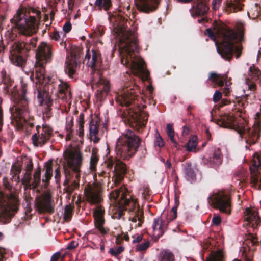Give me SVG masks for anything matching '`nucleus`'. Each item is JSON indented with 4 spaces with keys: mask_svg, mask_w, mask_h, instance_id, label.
Returning <instances> with one entry per match:
<instances>
[{
    "mask_svg": "<svg viewBox=\"0 0 261 261\" xmlns=\"http://www.w3.org/2000/svg\"><path fill=\"white\" fill-rule=\"evenodd\" d=\"M109 19L113 23V33L119 40L121 62L129 68L123 76L124 87L120 94L116 97V101L122 106H132L127 111L125 121L137 132H142L148 120L142 111V108L138 103L137 93L140 92L139 86L134 83V76L146 74L149 73L145 69V62L139 56L136 55L138 51V43L136 32L132 27V21L122 15L120 12L109 13Z\"/></svg>",
    "mask_w": 261,
    "mask_h": 261,
    "instance_id": "f257e3e1",
    "label": "nucleus"
},
{
    "mask_svg": "<svg viewBox=\"0 0 261 261\" xmlns=\"http://www.w3.org/2000/svg\"><path fill=\"white\" fill-rule=\"evenodd\" d=\"M213 31L211 28L206 29L205 34L207 35L212 40L215 41V34L221 38L222 40L219 44L216 42L217 50L222 58L226 60L230 61L233 57V54L236 58H239L241 54L243 46L241 43L244 40V32L243 28L238 29V32L227 26L220 25L214 22L213 23Z\"/></svg>",
    "mask_w": 261,
    "mask_h": 261,
    "instance_id": "f03ea898",
    "label": "nucleus"
},
{
    "mask_svg": "<svg viewBox=\"0 0 261 261\" xmlns=\"http://www.w3.org/2000/svg\"><path fill=\"white\" fill-rule=\"evenodd\" d=\"M128 193V190L123 185L110 193V199L113 200L118 206L114 217L120 219L124 215V212L127 211L132 213L129 220L134 224V228L141 227L144 222V212Z\"/></svg>",
    "mask_w": 261,
    "mask_h": 261,
    "instance_id": "7ed1b4c3",
    "label": "nucleus"
},
{
    "mask_svg": "<svg viewBox=\"0 0 261 261\" xmlns=\"http://www.w3.org/2000/svg\"><path fill=\"white\" fill-rule=\"evenodd\" d=\"M217 124L223 127L236 130L242 138H244L246 142L250 145L256 143L260 137L261 130L260 122L256 121L254 126L249 127L247 121L240 118L237 121L236 118L230 114H224L220 116L217 120Z\"/></svg>",
    "mask_w": 261,
    "mask_h": 261,
    "instance_id": "20e7f679",
    "label": "nucleus"
},
{
    "mask_svg": "<svg viewBox=\"0 0 261 261\" xmlns=\"http://www.w3.org/2000/svg\"><path fill=\"white\" fill-rule=\"evenodd\" d=\"M27 85H22L21 94L15 99V104L10 108L11 114V123L18 129L23 128L25 124L31 128L34 126V118L30 114L28 107L29 101L26 97Z\"/></svg>",
    "mask_w": 261,
    "mask_h": 261,
    "instance_id": "39448f33",
    "label": "nucleus"
},
{
    "mask_svg": "<svg viewBox=\"0 0 261 261\" xmlns=\"http://www.w3.org/2000/svg\"><path fill=\"white\" fill-rule=\"evenodd\" d=\"M83 156L81 152H71L63 166L65 180L64 186L68 193H72L80 187V168L82 165Z\"/></svg>",
    "mask_w": 261,
    "mask_h": 261,
    "instance_id": "423d86ee",
    "label": "nucleus"
},
{
    "mask_svg": "<svg viewBox=\"0 0 261 261\" xmlns=\"http://www.w3.org/2000/svg\"><path fill=\"white\" fill-rule=\"evenodd\" d=\"M29 13L34 15L27 18L23 11L18 10L11 19V23L14 25L13 27L17 29L19 33L25 36H31L37 32L41 18V11L36 8H30Z\"/></svg>",
    "mask_w": 261,
    "mask_h": 261,
    "instance_id": "0eeeda50",
    "label": "nucleus"
},
{
    "mask_svg": "<svg viewBox=\"0 0 261 261\" xmlns=\"http://www.w3.org/2000/svg\"><path fill=\"white\" fill-rule=\"evenodd\" d=\"M141 143V139L134 131L128 129L118 138L115 146L117 157L129 160L134 156Z\"/></svg>",
    "mask_w": 261,
    "mask_h": 261,
    "instance_id": "6e6552de",
    "label": "nucleus"
},
{
    "mask_svg": "<svg viewBox=\"0 0 261 261\" xmlns=\"http://www.w3.org/2000/svg\"><path fill=\"white\" fill-rule=\"evenodd\" d=\"M37 38H31L29 42H17L12 46L9 59L14 65L22 67L26 62L27 53L36 47Z\"/></svg>",
    "mask_w": 261,
    "mask_h": 261,
    "instance_id": "1a4fd4ad",
    "label": "nucleus"
},
{
    "mask_svg": "<svg viewBox=\"0 0 261 261\" xmlns=\"http://www.w3.org/2000/svg\"><path fill=\"white\" fill-rule=\"evenodd\" d=\"M19 201L13 195L10 196L0 192V221L8 223L18 209Z\"/></svg>",
    "mask_w": 261,
    "mask_h": 261,
    "instance_id": "9d476101",
    "label": "nucleus"
},
{
    "mask_svg": "<svg viewBox=\"0 0 261 261\" xmlns=\"http://www.w3.org/2000/svg\"><path fill=\"white\" fill-rule=\"evenodd\" d=\"M34 77L36 80V84H39L42 86L44 84V89L43 90L40 87L37 88V97L39 100L41 106L43 105V102L46 99V96H48L49 99L50 98V94L54 93V91H56L58 85V80L53 79L51 77L47 76L45 74V70H44L41 77L38 76L37 77L36 75L31 74V77Z\"/></svg>",
    "mask_w": 261,
    "mask_h": 261,
    "instance_id": "9b49d317",
    "label": "nucleus"
},
{
    "mask_svg": "<svg viewBox=\"0 0 261 261\" xmlns=\"http://www.w3.org/2000/svg\"><path fill=\"white\" fill-rule=\"evenodd\" d=\"M36 61L35 64L33 75L41 77L45 65L49 62L52 58L51 47L45 42H42L35 50Z\"/></svg>",
    "mask_w": 261,
    "mask_h": 261,
    "instance_id": "f8f14e48",
    "label": "nucleus"
},
{
    "mask_svg": "<svg viewBox=\"0 0 261 261\" xmlns=\"http://www.w3.org/2000/svg\"><path fill=\"white\" fill-rule=\"evenodd\" d=\"M207 202L211 206L218 208L220 212L230 214L231 210V198L224 191H219L214 193L207 198Z\"/></svg>",
    "mask_w": 261,
    "mask_h": 261,
    "instance_id": "ddd939ff",
    "label": "nucleus"
},
{
    "mask_svg": "<svg viewBox=\"0 0 261 261\" xmlns=\"http://www.w3.org/2000/svg\"><path fill=\"white\" fill-rule=\"evenodd\" d=\"M106 167L110 170H112L114 174L112 180L116 187L123 180L127 172L126 165L117 158L112 156L108 158L105 162Z\"/></svg>",
    "mask_w": 261,
    "mask_h": 261,
    "instance_id": "4468645a",
    "label": "nucleus"
},
{
    "mask_svg": "<svg viewBox=\"0 0 261 261\" xmlns=\"http://www.w3.org/2000/svg\"><path fill=\"white\" fill-rule=\"evenodd\" d=\"M40 125L36 126L37 133L32 136L33 145L34 146H42L45 144L53 136V130L47 125H43L41 131H40Z\"/></svg>",
    "mask_w": 261,
    "mask_h": 261,
    "instance_id": "2eb2a0df",
    "label": "nucleus"
},
{
    "mask_svg": "<svg viewBox=\"0 0 261 261\" xmlns=\"http://www.w3.org/2000/svg\"><path fill=\"white\" fill-rule=\"evenodd\" d=\"M83 50L78 47H74L71 50V58L66 62L67 64L65 71L69 77L72 78L75 73V68L81 64Z\"/></svg>",
    "mask_w": 261,
    "mask_h": 261,
    "instance_id": "dca6fc26",
    "label": "nucleus"
},
{
    "mask_svg": "<svg viewBox=\"0 0 261 261\" xmlns=\"http://www.w3.org/2000/svg\"><path fill=\"white\" fill-rule=\"evenodd\" d=\"M105 210L100 205H97L93 210V216L94 226L102 236L108 234L110 231L108 228L104 227L105 224Z\"/></svg>",
    "mask_w": 261,
    "mask_h": 261,
    "instance_id": "f3484780",
    "label": "nucleus"
},
{
    "mask_svg": "<svg viewBox=\"0 0 261 261\" xmlns=\"http://www.w3.org/2000/svg\"><path fill=\"white\" fill-rule=\"evenodd\" d=\"M261 165V157L257 155L254 156L250 165L251 173V183L252 186L257 189L261 190V175L258 173V170Z\"/></svg>",
    "mask_w": 261,
    "mask_h": 261,
    "instance_id": "a211bd4d",
    "label": "nucleus"
},
{
    "mask_svg": "<svg viewBox=\"0 0 261 261\" xmlns=\"http://www.w3.org/2000/svg\"><path fill=\"white\" fill-rule=\"evenodd\" d=\"M91 85L92 88H97L96 96L99 101H102L110 91L109 81L102 77H99L97 81H93Z\"/></svg>",
    "mask_w": 261,
    "mask_h": 261,
    "instance_id": "6ab92c4d",
    "label": "nucleus"
},
{
    "mask_svg": "<svg viewBox=\"0 0 261 261\" xmlns=\"http://www.w3.org/2000/svg\"><path fill=\"white\" fill-rule=\"evenodd\" d=\"M32 179V173L26 172L24 173L23 177L21 179L22 184L24 185L25 190L28 189H35L40 184L41 182V169L38 167L35 170L33 174V181L31 182Z\"/></svg>",
    "mask_w": 261,
    "mask_h": 261,
    "instance_id": "aec40b11",
    "label": "nucleus"
},
{
    "mask_svg": "<svg viewBox=\"0 0 261 261\" xmlns=\"http://www.w3.org/2000/svg\"><path fill=\"white\" fill-rule=\"evenodd\" d=\"M83 63L89 67L93 69L100 67L102 64V58L100 51L97 49L87 50Z\"/></svg>",
    "mask_w": 261,
    "mask_h": 261,
    "instance_id": "412c9836",
    "label": "nucleus"
},
{
    "mask_svg": "<svg viewBox=\"0 0 261 261\" xmlns=\"http://www.w3.org/2000/svg\"><path fill=\"white\" fill-rule=\"evenodd\" d=\"M35 205L39 213L47 212L53 214L54 208L51 204V196L48 194H44L37 197Z\"/></svg>",
    "mask_w": 261,
    "mask_h": 261,
    "instance_id": "4be33fe9",
    "label": "nucleus"
},
{
    "mask_svg": "<svg viewBox=\"0 0 261 261\" xmlns=\"http://www.w3.org/2000/svg\"><path fill=\"white\" fill-rule=\"evenodd\" d=\"M161 0H135V5L140 11L149 13L155 11Z\"/></svg>",
    "mask_w": 261,
    "mask_h": 261,
    "instance_id": "5701e85b",
    "label": "nucleus"
},
{
    "mask_svg": "<svg viewBox=\"0 0 261 261\" xmlns=\"http://www.w3.org/2000/svg\"><path fill=\"white\" fill-rule=\"evenodd\" d=\"M209 7L205 0H197L195 9V15L203 17L198 20L199 23H206L209 21L210 19L206 16Z\"/></svg>",
    "mask_w": 261,
    "mask_h": 261,
    "instance_id": "b1692460",
    "label": "nucleus"
},
{
    "mask_svg": "<svg viewBox=\"0 0 261 261\" xmlns=\"http://www.w3.org/2000/svg\"><path fill=\"white\" fill-rule=\"evenodd\" d=\"M227 79L228 76L227 74H220L215 72H212L208 74L207 83L212 85L214 88L216 87H222L224 86V81L225 82L227 81L229 86L231 83Z\"/></svg>",
    "mask_w": 261,
    "mask_h": 261,
    "instance_id": "393cba45",
    "label": "nucleus"
},
{
    "mask_svg": "<svg viewBox=\"0 0 261 261\" xmlns=\"http://www.w3.org/2000/svg\"><path fill=\"white\" fill-rule=\"evenodd\" d=\"M245 219L247 222V224L253 229L257 228L261 223L258 212L250 208H247L245 210Z\"/></svg>",
    "mask_w": 261,
    "mask_h": 261,
    "instance_id": "a878e982",
    "label": "nucleus"
},
{
    "mask_svg": "<svg viewBox=\"0 0 261 261\" xmlns=\"http://www.w3.org/2000/svg\"><path fill=\"white\" fill-rule=\"evenodd\" d=\"M168 225V222L163 221L161 217L154 218L152 225L153 236L159 239L164 233L165 229L167 228Z\"/></svg>",
    "mask_w": 261,
    "mask_h": 261,
    "instance_id": "bb28decb",
    "label": "nucleus"
},
{
    "mask_svg": "<svg viewBox=\"0 0 261 261\" xmlns=\"http://www.w3.org/2000/svg\"><path fill=\"white\" fill-rule=\"evenodd\" d=\"M85 194L87 201L92 204H98L103 199L100 192L95 189L85 190Z\"/></svg>",
    "mask_w": 261,
    "mask_h": 261,
    "instance_id": "cd10ccee",
    "label": "nucleus"
},
{
    "mask_svg": "<svg viewBox=\"0 0 261 261\" xmlns=\"http://www.w3.org/2000/svg\"><path fill=\"white\" fill-rule=\"evenodd\" d=\"M224 10L228 14L242 10L244 5L238 0L226 1L224 3Z\"/></svg>",
    "mask_w": 261,
    "mask_h": 261,
    "instance_id": "c85d7f7f",
    "label": "nucleus"
},
{
    "mask_svg": "<svg viewBox=\"0 0 261 261\" xmlns=\"http://www.w3.org/2000/svg\"><path fill=\"white\" fill-rule=\"evenodd\" d=\"M58 85L59 86H57L56 94H57L58 98L65 100L66 99V95L68 91L69 85L67 82L62 80H58Z\"/></svg>",
    "mask_w": 261,
    "mask_h": 261,
    "instance_id": "c756f323",
    "label": "nucleus"
},
{
    "mask_svg": "<svg viewBox=\"0 0 261 261\" xmlns=\"http://www.w3.org/2000/svg\"><path fill=\"white\" fill-rule=\"evenodd\" d=\"M182 167L186 179L191 182L195 180L196 175L192 168V164L187 162L182 164Z\"/></svg>",
    "mask_w": 261,
    "mask_h": 261,
    "instance_id": "7c9ffc66",
    "label": "nucleus"
},
{
    "mask_svg": "<svg viewBox=\"0 0 261 261\" xmlns=\"http://www.w3.org/2000/svg\"><path fill=\"white\" fill-rule=\"evenodd\" d=\"M99 123V122L97 120H95L93 119H91L89 123V135L91 139H92V137H94L93 142L94 143H97L100 140L97 136L98 133Z\"/></svg>",
    "mask_w": 261,
    "mask_h": 261,
    "instance_id": "2f4dec72",
    "label": "nucleus"
},
{
    "mask_svg": "<svg viewBox=\"0 0 261 261\" xmlns=\"http://www.w3.org/2000/svg\"><path fill=\"white\" fill-rule=\"evenodd\" d=\"M112 7V0H96L94 3V7L97 10H104L108 12Z\"/></svg>",
    "mask_w": 261,
    "mask_h": 261,
    "instance_id": "473e14b6",
    "label": "nucleus"
},
{
    "mask_svg": "<svg viewBox=\"0 0 261 261\" xmlns=\"http://www.w3.org/2000/svg\"><path fill=\"white\" fill-rule=\"evenodd\" d=\"M248 96L249 94H245L241 97L236 98L235 106L241 114L244 113V109L248 105V102L247 101Z\"/></svg>",
    "mask_w": 261,
    "mask_h": 261,
    "instance_id": "72a5a7b5",
    "label": "nucleus"
},
{
    "mask_svg": "<svg viewBox=\"0 0 261 261\" xmlns=\"http://www.w3.org/2000/svg\"><path fill=\"white\" fill-rule=\"evenodd\" d=\"M197 145V137L195 135H192L190 137L188 142L185 146V147L186 148V150L188 151L196 153L198 151Z\"/></svg>",
    "mask_w": 261,
    "mask_h": 261,
    "instance_id": "f704fd0d",
    "label": "nucleus"
},
{
    "mask_svg": "<svg viewBox=\"0 0 261 261\" xmlns=\"http://www.w3.org/2000/svg\"><path fill=\"white\" fill-rule=\"evenodd\" d=\"M44 168L45 172L44 174V178L42 179V181L45 184H48L53 176V162L49 161L45 163Z\"/></svg>",
    "mask_w": 261,
    "mask_h": 261,
    "instance_id": "c9c22d12",
    "label": "nucleus"
},
{
    "mask_svg": "<svg viewBox=\"0 0 261 261\" xmlns=\"http://www.w3.org/2000/svg\"><path fill=\"white\" fill-rule=\"evenodd\" d=\"M175 255L170 250L165 249L160 252V261H175Z\"/></svg>",
    "mask_w": 261,
    "mask_h": 261,
    "instance_id": "e433bc0d",
    "label": "nucleus"
},
{
    "mask_svg": "<svg viewBox=\"0 0 261 261\" xmlns=\"http://www.w3.org/2000/svg\"><path fill=\"white\" fill-rule=\"evenodd\" d=\"M98 160L99 157L97 154V150L95 148H93L90 161V169L91 170H95Z\"/></svg>",
    "mask_w": 261,
    "mask_h": 261,
    "instance_id": "4c0bfd02",
    "label": "nucleus"
},
{
    "mask_svg": "<svg viewBox=\"0 0 261 261\" xmlns=\"http://www.w3.org/2000/svg\"><path fill=\"white\" fill-rule=\"evenodd\" d=\"M222 158L223 155L220 149L217 148L214 151L212 156L210 158V160L212 162H213L215 165L218 166L222 163Z\"/></svg>",
    "mask_w": 261,
    "mask_h": 261,
    "instance_id": "58836bf2",
    "label": "nucleus"
},
{
    "mask_svg": "<svg viewBox=\"0 0 261 261\" xmlns=\"http://www.w3.org/2000/svg\"><path fill=\"white\" fill-rule=\"evenodd\" d=\"M43 105L46 106L43 115L47 118H49L51 116V107L53 105V100L49 99L47 95L46 99L43 102Z\"/></svg>",
    "mask_w": 261,
    "mask_h": 261,
    "instance_id": "ea45409f",
    "label": "nucleus"
},
{
    "mask_svg": "<svg viewBox=\"0 0 261 261\" xmlns=\"http://www.w3.org/2000/svg\"><path fill=\"white\" fill-rule=\"evenodd\" d=\"M22 170V165L19 164L18 163H15L12 165L11 169V172L13 175L12 176L14 178V176H17V179L16 180H18L19 181H20L19 174L21 173Z\"/></svg>",
    "mask_w": 261,
    "mask_h": 261,
    "instance_id": "a19ab883",
    "label": "nucleus"
},
{
    "mask_svg": "<svg viewBox=\"0 0 261 261\" xmlns=\"http://www.w3.org/2000/svg\"><path fill=\"white\" fill-rule=\"evenodd\" d=\"M73 210L74 207L71 205H67L65 207L64 212V219L65 221H69L70 220L73 215Z\"/></svg>",
    "mask_w": 261,
    "mask_h": 261,
    "instance_id": "79ce46f5",
    "label": "nucleus"
},
{
    "mask_svg": "<svg viewBox=\"0 0 261 261\" xmlns=\"http://www.w3.org/2000/svg\"><path fill=\"white\" fill-rule=\"evenodd\" d=\"M259 7L258 5L256 3L252 5L250 8L249 11H248V15L249 17H250V15H252V18H255L258 16L259 12Z\"/></svg>",
    "mask_w": 261,
    "mask_h": 261,
    "instance_id": "37998d69",
    "label": "nucleus"
},
{
    "mask_svg": "<svg viewBox=\"0 0 261 261\" xmlns=\"http://www.w3.org/2000/svg\"><path fill=\"white\" fill-rule=\"evenodd\" d=\"M73 126V118H72L70 122L66 125V140H69L71 139V137L73 136V130L72 129V127Z\"/></svg>",
    "mask_w": 261,
    "mask_h": 261,
    "instance_id": "c03bdc74",
    "label": "nucleus"
},
{
    "mask_svg": "<svg viewBox=\"0 0 261 261\" xmlns=\"http://www.w3.org/2000/svg\"><path fill=\"white\" fill-rule=\"evenodd\" d=\"M154 144L155 146H158L159 147H162L165 145V142L160 136L158 130H155Z\"/></svg>",
    "mask_w": 261,
    "mask_h": 261,
    "instance_id": "a18cd8bd",
    "label": "nucleus"
},
{
    "mask_svg": "<svg viewBox=\"0 0 261 261\" xmlns=\"http://www.w3.org/2000/svg\"><path fill=\"white\" fill-rule=\"evenodd\" d=\"M247 240L249 241V245L251 244V246H256L258 245L259 241L257 240V238L256 235L253 233H249L247 237ZM247 245H248L247 243Z\"/></svg>",
    "mask_w": 261,
    "mask_h": 261,
    "instance_id": "49530a36",
    "label": "nucleus"
},
{
    "mask_svg": "<svg viewBox=\"0 0 261 261\" xmlns=\"http://www.w3.org/2000/svg\"><path fill=\"white\" fill-rule=\"evenodd\" d=\"M167 133L170 138L171 141L174 143L175 144H176V142L174 140V132L173 128V125L171 123H169L167 125Z\"/></svg>",
    "mask_w": 261,
    "mask_h": 261,
    "instance_id": "de8ad7c7",
    "label": "nucleus"
},
{
    "mask_svg": "<svg viewBox=\"0 0 261 261\" xmlns=\"http://www.w3.org/2000/svg\"><path fill=\"white\" fill-rule=\"evenodd\" d=\"M124 250V248L123 246L116 247V248H111L109 251V252L115 257H117V255L121 253Z\"/></svg>",
    "mask_w": 261,
    "mask_h": 261,
    "instance_id": "09e8293b",
    "label": "nucleus"
},
{
    "mask_svg": "<svg viewBox=\"0 0 261 261\" xmlns=\"http://www.w3.org/2000/svg\"><path fill=\"white\" fill-rule=\"evenodd\" d=\"M177 210L176 207H173L169 214L168 215L167 219V222L169 223L170 222L175 220L177 218Z\"/></svg>",
    "mask_w": 261,
    "mask_h": 261,
    "instance_id": "8fccbe9b",
    "label": "nucleus"
},
{
    "mask_svg": "<svg viewBox=\"0 0 261 261\" xmlns=\"http://www.w3.org/2000/svg\"><path fill=\"white\" fill-rule=\"evenodd\" d=\"M150 243L149 241H145L144 242L139 244L136 246V250L138 251H142L146 250L150 246Z\"/></svg>",
    "mask_w": 261,
    "mask_h": 261,
    "instance_id": "3c124183",
    "label": "nucleus"
},
{
    "mask_svg": "<svg viewBox=\"0 0 261 261\" xmlns=\"http://www.w3.org/2000/svg\"><path fill=\"white\" fill-rule=\"evenodd\" d=\"M260 74V72L259 70L255 66H253L250 67L249 73L250 76H252L253 77L256 78L258 77Z\"/></svg>",
    "mask_w": 261,
    "mask_h": 261,
    "instance_id": "603ef678",
    "label": "nucleus"
},
{
    "mask_svg": "<svg viewBox=\"0 0 261 261\" xmlns=\"http://www.w3.org/2000/svg\"><path fill=\"white\" fill-rule=\"evenodd\" d=\"M222 93L219 90H217L214 94L213 95V101L216 103L218 102L222 98Z\"/></svg>",
    "mask_w": 261,
    "mask_h": 261,
    "instance_id": "864d4df0",
    "label": "nucleus"
},
{
    "mask_svg": "<svg viewBox=\"0 0 261 261\" xmlns=\"http://www.w3.org/2000/svg\"><path fill=\"white\" fill-rule=\"evenodd\" d=\"M207 261H221V257L219 254H212L207 258Z\"/></svg>",
    "mask_w": 261,
    "mask_h": 261,
    "instance_id": "5fc2aeb1",
    "label": "nucleus"
},
{
    "mask_svg": "<svg viewBox=\"0 0 261 261\" xmlns=\"http://www.w3.org/2000/svg\"><path fill=\"white\" fill-rule=\"evenodd\" d=\"M50 37L51 39L57 41H59L60 40V35L58 31L55 30L50 35Z\"/></svg>",
    "mask_w": 261,
    "mask_h": 261,
    "instance_id": "6e6d98bb",
    "label": "nucleus"
},
{
    "mask_svg": "<svg viewBox=\"0 0 261 261\" xmlns=\"http://www.w3.org/2000/svg\"><path fill=\"white\" fill-rule=\"evenodd\" d=\"M72 28V25L69 21H67L63 25V30L65 33L69 32Z\"/></svg>",
    "mask_w": 261,
    "mask_h": 261,
    "instance_id": "4d7b16f0",
    "label": "nucleus"
},
{
    "mask_svg": "<svg viewBox=\"0 0 261 261\" xmlns=\"http://www.w3.org/2000/svg\"><path fill=\"white\" fill-rule=\"evenodd\" d=\"M3 185L5 188L7 190H10L12 188V186L9 182L8 179L7 177H4L3 179Z\"/></svg>",
    "mask_w": 261,
    "mask_h": 261,
    "instance_id": "13d9d810",
    "label": "nucleus"
},
{
    "mask_svg": "<svg viewBox=\"0 0 261 261\" xmlns=\"http://www.w3.org/2000/svg\"><path fill=\"white\" fill-rule=\"evenodd\" d=\"M213 224L216 226H218L221 222V218L219 216H214L212 219Z\"/></svg>",
    "mask_w": 261,
    "mask_h": 261,
    "instance_id": "bf43d9fd",
    "label": "nucleus"
},
{
    "mask_svg": "<svg viewBox=\"0 0 261 261\" xmlns=\"http://www.w3.org/2000/svg\"><path fill=\"white\" fill-rule=\"evenodd\" d=\"M33 168V164L31 160H30L25 166V172L32 173Z\"/></svg>",
    "mask_w": 261,
    "mask_h": 261,
    "instance_id": "052dcab7",
    "label": "nucleus"
},
{
    "mask_svg": "<svg viewBox=\"0 0 261 261\" xmlns=\"http://www.w3.org/2000/svg\"><path fill=\"white\" fill-rule=\"evenodd\" d=\"M222 1V0H213L212 5L213 9L215 10L218 9L221 4Z\"/></svg>",
    "mask_w": 261,
    "mask_h": 261,
    "instance_id": "680f3d73",
    "label": "nucleus"
},
{
    "mask_svg": "<svg viewBox=\"0 0 261 261\" xmlns=\"http://www.w3.org/2000/svg\"><path fill=\"white\" fill-rule=\"evenodd\" d=\"M78 246V243L74 241L70 242L67 246V249L68 250H71L76 248Z\"/></svg>",
    "mask_w": 261,
    "mask_h": 261,
    "instance_id": "e2e57ef3",
    "label": "nucleus"
},
{
    "mask_svg": "<svg viewBox=\"0 0 261 261\" xmlns=\"http://www.w3.org/2000/svg\"><path fill=\"white\" fill-rule=\"evenodd\" d=\"M230 90L228 84V82L226 81L225 87L223 88V93L227 96L230 94Z\"/></svg>",
    "mask_w": 261,
    "mask_h": 261,
    "instance_id": "0e129e2a",
    "label": "nucleus"
},
{
    "mask_svg": "<svg viewBox=\"0 0 261 261\" xmlns=\"http://www.w3.org/2000/svg\"><path fill=\"white\" fill-rule=\"evenodd\" d=\"M6 253V249L0 247V261H4L6 259L5 254Z\"/></svg>",
    "mask_w": 261,
    "mask_h": 261,
    "instance_id": "69168bd1",
    "label": "nucleus"
},
{
    "mask_svg": "<svg viewBox=\"0 0 261 261\" xmlns=\"http://www.w3.org/2000/svg\"><path fill=\"white\" fill-rule=\"evenodd\" d=\"M77 122L79 125H84V114L83 113H81L79 115V117L77 119Z\"/></svg>",
    "mask_w": 261,
    "mask_h": 261,
    "instance_id": "338daca9",
    "label": "nucleus"
},
{
    "mask_svg": "<svg viewBox=\"0 0 261 261\" xmlns=\"http://www.w3.org/2000/svg\"><path fill=\"white\" fill-rule=\"evenodd\" d=\"M60 253L59 252H57L54 254L50 259V261H58L60 258Z\"/></svg>",
    "mask_w": 261,
    "mask_h": 261,
    "instance_id": "774afa93",
    "label": "nucleus"
}]
</instances>
